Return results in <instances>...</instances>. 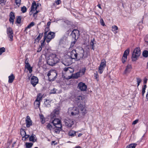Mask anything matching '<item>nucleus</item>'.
<instances>
[{
	"mask_svg": "<svg viewBox=\"0 0 148 148\" xmlns=\"http://www.w3.org/2000/svg\"><path fill=\"white\" fill-rule=\"evenodd\" d=\"M62 126H53V130L55 133L56 134H59L62 129Z\"/></svg>",
	"mask_w": 148,
	"mask_h": 148,
	"instance_id": "6ab92c4d",
	"label": "nucleus"
},
{
	"mask_svg": "<svg viewBox=\"0 0 148 148\" xmlns=\"http://www.w3.org/2000/svg\"><path fill=\"white\" fill-rule=\"evenodd\" d=\"M90 45L92 47V49L94 50V47H95L94 41H91L90 42Z\"/></svg>",
	"mask_w": 148,
	"mask_h": 148,
	"instance_id": "09e8293b",
	"label": "nucleus"
},
{
	"mask_svg": "<svg viewBox=\"0 0 148 148\" xmlns=\"http://www.w3.org/2000/svg\"><path fill=\"white\" fill-rule=\"evenodd\" d=\"M136 145V143H132L127 145L126 148H135Z\"/></svg>",
	"mask_w": 148,
	"mask_h": 148,
	"instance_id": "7c9ffc66",
	"label": "nucleus"
},
{
	"mask_svg": "<svg viewBox=\"0 0 148 148\" xmlns=\"http://www.w3.org/2000/svg\"><path fill=\"white\" fill-rule=\"evenodd\" d=\"M138 120H135L133 122L132 124L135 125L138 122Z\"/></svg>",
	"mask_w": 148,
	"mask_h": 148,
	"instance_id": "680f3d73",
	"label": "nucleus"
},
{
	"mask_svg": "<svg viewBox=\"0 0 148 148\" xmlns=\"http://www.w3.org/2000/svg\"><path fill=\"white\" fill-rule=\"evenodd\" d=\"M130 52V49L128 48L125 50L123 54V56L122 58V61L123 63L126 61L127 59V55L129 54Z\"/></svg>",
	"mask_w": 148,
	"mask_h": 148,
	"instance_id": "ddd939ff",
	"label": "nucleus"
},
{
	"mask_svg": "<svg viewBox=\"0 0 148 148\" xmlns=\"http://www.w3.org/2000/svg\"><path fill=\"white\" fill-rule=\"evenodd\" d=\"M57 5H58L61 3V2L60 0H58L55 2Z\"/></svg>",
	"mask_w": 148,
	"mask_h": 148,
	"instance_id": "6e6d98bb",
	"label": "nucleus"
},
{
	"mask_svg": "<svg viewBox=\"0 0 148 148\" xmlns=\"http://www.w3.org/2000/svg\"><path fill=\"white\" fill-rule=\"evenodd\" d=\"M15 16L14 13L12 12H11L10 14L9 21L10 23H12V24L14 23V20L15 18Z\"/></svg>",
	"mask_w": 148,
	"mask_h": 148,
	"instance_id": "412c9836",
	"label": "nucleus"
},
{
	"mask_svg": "<svg viewBox=\"0 0 148 148\" xmlns=\"http://www.w3.org/2000/svg\"><path fill=\"white\" fill-rule=\"evenodd\" d=\"M76 132L73 130L70 131L69 133V136H74L76 135Z\"/></svg>",
	"mask_w": 148,
	"mask_h": 148,
	"instance_id": "473e14b6",
	"label": "nucleus"
},
{
	"mask_svg": "<svg viewBox=\"0 0 148 148\" xmlns=\"http://www.w3.org/2000/svg\"><path fill=\"white\" fill-rule=\"evenodd\" d=\"M55 36V33L53 32H50L47 35L46 41L47 43H49L51 40Z\"/></svg>",
	"mask_w": 148,
	"mask_h": 148,
	"instance_id": "f8f14e48",
	"label": "nucleus"
},
{
	"mask_svg": "<svg viewBox=\"0 0 148 148\" xmlns=\"http://www.w3.org/2000/svg\"><path fill=\"white\" fill-rule=\"evenodd\" d=\"M73 124V121L71 119H68L65 120V125L68 127H71Z\"/></svg>",
	"mask_w": 148,
	"mask_h": 148,
	"instance_id": "dca6fc26",
	"label": "nucleus"
},
{
	"mask_svg": "<svg viewBox=\"0 0 148 148\" xmlns=\"http://www.w3.org/2000/svg\"><path fill=\"white\" fill-rule=\"evenodd\" d=\"M71 35L73 37L75 38L76 36L78 37L79 35V31L77 29H74L72 32Z\"/></svg>",
	"mask_w": 148,
	"mask_h": 148,
	"instance_id": "a211bd4d",
	"label": "nucleus"
},
{
	"mask_svg": "<svg viewBox=\"0 0 148 148\" xmlns=\"http://www.w3.org/2000/svg\"><path fill=\"white\" fill-rule=\"evenodd\" d=\"M29 137V135H27L26 134H25L24 136L23 137V138H25V139L26 138H28Z\"/></svg>",
	"mask_w": 148,
	"mask_h": 148,
	"instance_id": "e2e57ef3",
	"label": "nucleus"
},
{
	"mask_svg": "<svg viewBox=\"0 0 148 148\" xmlns=\"http://www.w3.org/2000/svg\"><path fill=\"white\" fill-rule=\"evenodd\" d=\"M100 22L101 25L103 26L105 25V23L103 19L101 18L100 20Z\"/></svg>",
	"mask_w": 148,
	"mask_h": 148,
	"instance_id": "3c124183",
	"label": "nucleus"
},
{
	"mask_svg": "<svg viewBox=\"0 0 148 148\" xmlns=\"http://www.w3.org/2000/svg\"><path fill=\"white\" fill-rule=\"evenodd\" d=\"M35 25V23L32 22L29 24L27 27H26L25 29V30H26L27 29H29L32 27L33 26Z\"/></svg>",
	"mask_w": 148,
	"mask_h": 148,
	"instance_id": "2f4dec72",
	"label": "nucleus"
},
{
	"mask_svg": "<svg viewBox=\"0 0 148 148\" xmlns=\"http://www.w3.org/2000/svg\"><path fill=\"white\" fill-rule=\"evenodd\" d=\"M5 48L4 47H1L0 48V55H1L2 53L5 52Z\"/></svg>",
	"mask_w": 148,
	"mask_h": 148,
	"instance_id": "c03bdc74",
	"label": "nucleus"
},
{
	"mask_svg": "<svg viewBox=\"0 0 148 148\" xmlns=\"http://www.w3.org/2000/svg\"><path fill=\"white\" fill-rule=\"evenodd\" d=\"M49 80L50 81H54L57 78V73L55 70H51L47 74Z\"/></svg>",
	"mask_w": 148,
	"mask_h": 148,
	"instance_id": "20e7f679",
	"label": "nucleus"
},
{
	"mask_svg": "<svg viewBox=\"0 0 148 148\" xmlns=\"http://www.w3.org/2000/svg\"><path fill=\"white\" fill-rule=\"evenodd\" d=\"M74 68L71 67H65L64 69L63 72H65L66 73H70V75H69L68 76L69 78H71L72 77V75H73V73L74 71Z\"/></svg>",
	"mask_w": 148,
	"mask_h": 148,
	"instance_id": "0eeeda50",
	"label": "nucleus"
},
{
	"mask_svg": "<svg viewBox=\"0 0 148 148\" xmlns=\"http://www.w3.org/2000/svg\"><path fill=\"white\" fill-rule=\"evenodd\" d=\"M59 61V59L56 57V54L52 53L49 57V59L47 60L48 64L50 66H53Z\"/></svg>",
	"mask_w": 148,
	"mask_h": 148,
	"instance_id": "f03ea898",
	"label": "nucleus"
},
{
	"mask_svg": "<svg viewBox=\"0 0 148 148\" xmlns=\"http://www.w3.org/2000/svg\"><path fill=\"white\" fill-rule=\"evenodd\" d=\"M42 94L40 93H39L37 96V98L35 101H40L42 99Z\"/></svg>",
	"mask_w": 148,
	"mask_h": 148,
	"instance_id": "c85d7f7f",
	"label": "nucleus"
},
{
	"mask_svg": "<svg viewBox=\"0 0 148 148\" xmlns=\"http://www.w3.org/2000/svg\"><path fill=\"white\" fill-rule=\"evenodd\" d=\"M97 6L99 7V8L100 9H101V5L100 4H99L97 5Z\"/></svg>",
	"mask_w": 148,
	"mask_h": 148,
	"instance_id": "69168bd1",
	"label": "nucleus"
},
{
	"mask_svg": "<svg viewBox=\"0 0 148 148\" xmlns=\"http://www.w3.org/2000/svg\"><path fill=\"white\" fill-rule=\"evenodd\" d=\"M44 43H43L42 44V42L41 43V46H40L39 48H38V50L37 51V52H40L41 51V50L42 49V45H44Z\"/></svg>",
	"mask_w": 148,
	"mask_h": 148,
	"instance_id": "8fccbe9b",
	"label": "nucleus"
},
{
	"mask_svg": "<svg viewBox=\"0 0 148 148\" xmlns=\"http://www.w3.org/2000/svg\"><path fill=\"white\" fill-rule=\"evenodd\" d=\"M54 126H62L60 120L58 119H55L52 122Z\"/></svg>",
	"mask_w": 148,
	"mask_h": 148,
	"instance_id": "2eb2a0df",
	"label": "nucleus"
},
{
	"mask_svg": "<svg viewBox=\"0 0 148 148\" xmlns=\"http://www.w3.org/2000/svg\"><path fill=\"white\" fill-rule=\"evenodd\" d=\"M146 98L147 99H148V90L147 92V94L146 95Z\"/></svg>",
	"mask_w": 148,
	"mask_h": 148,
	"instance_id": "774afa93",
	"label": "nucleus"
},
{
	"mask_svg": "<svg viewBox=\"0 0 148 148\" xmlns=\"http://www.w3.org/2000/svg\"><path fill=\"white\" fill-rule=\"evenodd\" d=\"M21 134L22 136H24L26 134V133L25 131L23 130L21 131Z\"/></svg>",
	"mask_w": 148,
	"mask_h": 148,
	"instance_id": "603ef678",
	"label": "nucleus"
},
{
	"mask_svg": "<svg viewBox=\"0 0 148 148\" xmlns=\"http://www.w3.org/2000/svg\"><path fill=\"white\" fill-rule=\"evenodd\" d=\"M56 90L55 88H54L51 90V93L52 94H55L56 93Z\"/></svg>",
	"mask_w": 148,
	"mask_h": 148,
	"instance_id": "5fc2aeb1",
	"label": "nucleus"
},
{
	"mask_svg": "<svg viewBox=\"0 0 148 148\" xmlns=\"http://www.w3.org/2000/svg\"><path fill=\"white\" fill-rule=\"evenodd\" d=\"M75 42H73L71 43V47H73V46L75 44Z\"/></svg>",
	"mask_w": 148,
	"mask_h": 148,
	"instance_id": "0e129e2a",
	"label": "nucleus"
},
{
	"mask_svg": "<svg viewBox=\"0 0 148 148\" xmlns=\"http://www.w3.org/2000/svg\"><path fill=\"white\" fill-rule=\"evenodd\" d=\"M38 6V3L36 4L35 2L32 3L31 7V10L29 13L30 15L32 14V13L34 12L35 11H37L36 9Z\"/></svg>",
	"mask_w": 148,
	"mask_h": 148,
	"instance_id": "9d476101",
	"label": "nucleus"
},
{
	"mask_svg": "<svg viewBox=\"0 0 148 148\" xmlns=\"http://www.w3.org/2000/svg\"><path fill=\"white\" fill-rule=\"evenodd\" d=\"M68 112L71 116H75L78 114L79 109L75 107L70 108L68 109Z\"/></svg>",
	"mask_w": 148,
	"mask_h": 148,
	"instance_id": "423d86ee",
	"label": "nucleus"
},
{
	"mask_svg": "<svg viewBox=\"0 0 148 148\" xmlns=\"http://www.w3.org/2000/svg\"><path fill=\"white\" fill-rule=\"evenodd\" d=\"M25 121L26 126L27 127H29L32 125V122L29 116H27Z\"/></svg>",
	"mask_w": 148,
	"mask_h": 148,
	"instance_id": "f3484780",
	"label": "nucleus"
},
{
	"mask_svg": "<svg viewBox=\"0 0 148 148\" xmlns=\"http://www.w3.org/2000/svg\"><path fill=\"white\" fill-rule=\"evenodd\" d=\"M87 52L85 51L82 47H79L76 49L73 50L70 52V58L73 59L84 60L87 57Z\"/></svg>",
	"mask_w": 148,
	"mask_h": 148,
	"instance_id": "f257e3e1",
	"label": "nucleus"
},
{
	"mask_svg": "<svg viewBox=\"0 0 148 148\" xmlns=\"http://www.w3.org/2000/svg\"><path fill=\"white\" fill-rule=\"evenodd\" d=\"M6 1V0H0V4H4Z\"/></svg>",
	"mask_w": 148,
	"mask_h": 148,
	"instance_id": "864d4df0",
	"label": "nucleus"
},
{
	"mask_svg": "<svg viewBox=\"0 0 148 148\" xmlns=\"http://www.w3.org/2000/svg\"><path fill=\"white\" fill-rule=\"evenodd\" d=\"M51 102L49 100L46 99L44 103L45 106L46 107H49L50 106Z\"/></svg>",
	"mask_w": 148,
	"mask_h": 148,
	"instance_id": "a878e982",
	"label": "nucleus"
},
{
	"mask_svg": "<svg viewBox=\"0 0 148 148\" xmlns=\"http://www.w3.org/2000/svg\"><path fill=\"white\" fill-rule=\"evenodd\" d=\"M72 60L71 58L68 56H65L62 61V63L64 65L68 66L71 65L72 63Z\"/></svg>",
	"mask_w": 148,
	"mask_h": 148,
	"instance_id": "39448f33",
	"label": "nucleus"
},
{
	"mask_svg": "<svg viewBox=\"0 0 148 148\" xmlns=\"http://www.w3.org/2000/svg\"><path fill=\"white\" fill-rule=\"evenodd\" d=\"M50 24H51L50 22L49 21V22H48V23H47V25L48 26H49L50 25Z\"/></svg>",
	"mask_w": 148,
	"mask_h": 148,
	"instance_id": "338daca9",
	"label": "nucleus"
},
{
	"mask_svg": "<svg viewBox=\"0 0 148 148\" xmlns=\"http://www.w3.org/2000/svg\"><path fill=\"white\" fill-rule=\"evenodd\" d=\"M40 101H35L34 102V105L35 108L36 109L38 108H39L40 105Z\"/></svg>",
	"mask_w": 148,
	"mask_h": 148,
	"instance_id": "cd10ccee",
	"label": "nucleus"
},
{
	"mask_svg": "<svg viewBox=\"0 0 148 148\" xmlns=\"http://www.w3.org/2000/svg\"><path fill=\"white\" fill-rule=\"evenodd\" d=\"M49 27H47L45 28V32L44 33V40L42 42V45L43 43H44L45 42V41L47 38V32L49 30Z\"/></svg>",
	"mask_w": 148,
	"mask_h": 148,
	"instance_id": "4be33fe9",
	"label": "nucleus"
},
{
	"mask_svg": "<svg viewBox=\"0 0 148 148\" xmlns=\"http://www.w3.org/2000/svg\"><path fill=\"white\" fill-rule=\"evenodd\" d=\"M85 71V69H82L80 70L79 72L75 74L72 77L74 78L77 79L79 77H80L84 74Z\"/></svg>",
	"mask_w": 148,
	"mask_h": 148,
	"instance_id": "9b49d317",
	"label": "nucleus"
},
{
	"mask_svg": "<svg viewBox=\"0 0 148 148\" xmlns=\"http://www.w3.org/2000/svg\"><path fill=\"white\" fill-rule=\"evenodd\" d=\"M83 99V97L81 96H79L75 97V100L76 102L79 103V102H81L82 101Z\"/></svg>",
	"mask_w": 148,
	"mask_h": 148,
	"instance_id": "5701e85b",
	"label": "nucleus"
},
{
	"mask_svg": "<svg viewBox=\"0 0 148 148\" xmlns=\"http://www.w3.org/2000/svg\"><path fill=\"white\" fill-rule=\"evenodd\" d=\"M7 32L8 36L10 38L9 40L12 41L13 40V32L12 28L10 27L8 28L7 29Z\"/></svg>",
	"mask_w": 148,
	"mask_h": 148,
	"instance_id": "6e6552de",
	"label": "nucleus"
},
{
	"mask_svg": "<svg viewBox=\"0 0 148 148\" xmlns=\"http://www.w3.org/2000/svg\"><path fill=\"white\" fill-rule=\"evenodd\" d=\"M77 88L81 91H84L86 90L87 86L85 83L80 82L78 84Z\"/></svg>",
	"mask_w": 148,
	"mask_h": 148,
	"instance_id": "1a4fd4ad",
	"label": "nucleus"
},
{
	"mask_svg": "<svg viewBox=\"0 0 148 148\" xmlns=\"http://www.w3.org/2000/svg\"><path fill=\"white\" fill-rule=\"evenodd\" d=\"M131 69V66L130 65L128 64L126 66L124 71V73L126 74L129 73Z\"/></svg>",
	"mask_w": 148,
	"mask_h": 148,
	"instance_id": "b1692460",
	"label": "nucleus"
},
{
	"mask_svg": "<svg viewBox=\"0 0 148 148\" xmlns=\"http://www.w3.org/2000/svg\"><path fill=\"white\" fill-rule=\"evenodd\" d=\"M35 136V135H31L29 138V140L31 141H32L33 142H34L36 141V140H35L34 138Z\"/></svg>",
	"mask_w": 148,
	"mask_h": 148,
	"instance_id": "c9c22d12",
	"label": "nucleus"
},
{
	"mask_svg": "<svg viewBox=\"0 0 148 148\" xmlns=\"http://www.w3.org/2000/svg\"><path fill=\"white\" fill-rule=\"evenodd\" d=\"M33 143H26L25 144L27 148H30L33 145Z\"/></svg>",
	"mask_w": 148,
	"mask_h": 148,
	"instance_id": "f704fd0d",
	"label": "nucleus"
},
{
	"mask_svg": "<svg viewBox=\"0 0 148 148\" xmlns=\"http://www.w3.org/2000/svg\"><path fill=\"white\" fill-rule=\"evenodd\" d=\"M106 62L105 60H102L100 66L105 68L106 65Z\"/></svg>",
	"mask_w": 148,
	"mask_h": 148,
	"instance_id": "ea45409f",
	"label": "nucleus"
},
{
	"mask_svg": "<svg viewBox=\"0 0 148 148\" xmlns=\"http://www.w3.org/2000/svg\"><path fill=\"white\" fill-rule=\"evenodd\" d=\"M143 56L145 58L148 56V51L147 50L144 51L143 53Z\"/></svg>",
	"mask_w": 148,
	"mask_h": 148,
	"instance_id": "e433bc0d",
	"label": "nucleus"
},
{
	"mask_svg": "<svg viewBox=\"0 0 148 148\" xmlns=\"http://www.w3.org/2000/svg\"><path fill=\"white\" fill-rule=\"evenodd\" d=\"M136 79L137 83V86H138L142 80L140 78L138 77H136Z\"/></svg>",
	"mask_w": 148,
	"mask_h": 148,
	"instance_id": "a19ab883",
	"label": "nucleus"
},
{
	"mask_svg": "<svg viewBox=\"0 0 148 148\" xmlns=\"http://www.w3.org/2000/svg\"><path fill=\"white\" fill-rule=\"evenodd\" d=\"M79 109L82 112V114H84L87 113V111L85 108L84 106L82 105L81 104H80L79 105Z\"/></svg>",
	"mask_w": 148,
	"mask_h": 148,
	"instance_id": "aec40b11",
	"label": "nucleus"
},
{
	"mask_svg": "<svg viewBox=\"0 0 148 148\" xmlns=\"http://www.w3.org/2000/svg\"><path fill=\"white\" fill-rule=\"evenodd\" d=\"M21 16H18L16 19V22L18 24L21 23Z\"/></svg>",
	"mask_w": 148,
	"mask_h": 148,
	"instance_id": "37998d69",
	"label": "nucleus"
},
{
	"mask_svg": "<svg viewBox=\"0 0 148 148\" xmlns=\"http://www.w3.org/2000/svg\"><path fill=\"white\" fill-rule=\"evenodd\" d=\"M47 128L50 130H53V126L51 125H50V124H48L47 125Z\"/></svg>",
	"mask_w": 148,
	"mask_h": 148,
	"instance_id": "79ce46f5",
	"label": "nucleus"
},
{
	"mask_svg": "<svg viewBox=\"0 0 148 148\" xmlns=\"http://www.w3.org/2000/svg\"><path fill=\"white\" fill-rule=\"evenodd\" d=\"M25 67L29 71V73H31L32 71V67H31L29 63L27 62L26 64L25 65Z\"/></svg>",
	"mask_w": 148,
	"mask_h": 148,
	"instance_id": "393cba45",
	"label": "nucleus"
},
{
	"mask_svg": "<svg viewBox=\"0 0 148 148\" xmlns=\"http://www.w3.org/2000/svg\"><path fill=\"white\" fill-rule=\"evenodd\" d=\"M40 120L42 124L44 123L45 122V119L44 118V116L42 115H40Z\"/></svg>",
	"mask_w": 148,
	"mask_h": 148,
	"instance_id": "c756f323",
	"label": "nucleus"
},
{
	"mask_svg": "<svg viewBox=\"0 0 148 148\" xmlns=\"http://www.w3.org/2000/svg\"><path fill=\"white\" fill-rule=\"evenodd\" d=\"M38 80L37 77L35 76H33L31 79V83L34 87L38 83Z\"/></svg>",
	"mask_w": 148,
	"mask_h": 148,
	"instance_id": "4468645a",
	"label": "nucleus"
},
{
	"mask_svg": "<svg viewBox=\"0 0 148 148\" xmlns=\"http://www.w3.org/2000/svg\"><path fill=\"white\" fill-rule=\"evenodd\" d=\"M147 79L145 77L144 78V83L145 84H146L147 83Z\"/></svg>",
	"mask_w": 148,
	"mask_h": 148,
	"instance_id": "052dcab7",
	"label": "nucleus"
},
{
	"mask_svg": "<svg viewBox=\"0 0 148 148\" xmlns=\"http://www.w3.org/2000/svg\"><path fill=\"white\" fill-rule=\"evenodd\" d=\"M15 2L16 5L19 7L21 3V0H15Z\"/></svg>",
	"mask_w": 148,
	"mask_h": 148,
	"instance_id": "49530a36",
	"label": "nucleus"
},
{
	"mask_svg": "<svg viewBox=\"0 0 148 148\" xmlns=\"http://www.w3.org/2000/svg\"><path fill=\"white\" fill-rule=\"evenodd\" d=\"M140 54V48L137 47L135 48L133 52L132 57V61H136Z\"/></svg>",
	"mask_w": 148,
	"mask_h": 148,
	"instance_id": "7ed1b4c3",
	"label": "nucleus"
},
{
	"mask_svg": "<svg viewBox=\"0 0 148 148\" xmlns=\"http://www.w3.org/2000/svg\"><path fill=\"white\" fill-rule=\"evenodd\" d=\"M42 34H43V33H42V34L41 35V34H39L38 36L37 37V39L38 40H40L41 38L42 35Z\"/></svg>",
	"mask_w": 148,
	"mask_h": 148,
	"instance_id": "4d7b16f0",
	"label": "nucleus"
},
{
	"mask_svg": "<svg viewBox=\"0 0 148 148\" xmlns=\"http://www.w3.org/2000/svg\"><path fill=\"white\" fill-rule=\"evenodd\" d=\"M104 69V67L100 66L99 68V73L100 74L102 73Z\"/></svg>",
	"mask_w": 148,
	"mask_h": 148,
	"instance_id": "4c0bfd02",
	"label": "nucleus"
},
{
	"mask_svg": "<svg viewBox=\"0 0 148 148\" xmlns=\"http://www.w3.org/2000/svg\"><path fill=\"white\" fill-rule=\"evenodd\" d=\"M27 8L25 6H24L21 8V11H22L23 13H24L25 12Z\"/></svg>",
	"mask_w": 148,
	"mask_h": 148,
	"instance_id": "de8ad7c7",
	"label": "nucleus"
},
{
	"mask_svg": "<svg viewBox=\"0 0 148 148\" xmlns=\"http://www.w3.org/2000/svg\"><path fill=\"white\" fill-rule=\"evenodd\" d=\"M38 11H36V12H35L34 13H34L33 15V16L34 17H36V15L38 13Z\"/></svg>",
	"mask_w": 148,
	"mask_h": 148,
	"instance_id": "bf43d9fd",
	"label": "nucleus"
},
{
	"mask_svg": "<svg viewBox=\"0 0 148 148\" xmlns=\"http://www.w3.org/2000/svg\"><path fill=\"white\" fill-rule=\"evenodd\" d=\"M94 77L97 81H99V75L97 72L94 73Z\"/></svg>",
	"mask_w": 148,
	"mask_h": 148,
	"instance_id": "a18cd8bd",
	"label": "nucleus"
},
{
	"mask_svg": "<svg viewBox=\"0 0 148 148\" xmlns=\"http://www.w3.org/2000/svg\"><path fill=\"white\" fill-rule=\"evenodd\" d=\"M145 88L144 89L142 88V95L143 96H144V94L145 92Z\"/></svg>",
	"mask_w": 148,
	"mask_h": 148,
	"instance_id": "13d9d810",
	"label": "nucleus"
},
{
	"mask_svg": "<svg viewBox=\"0 0 148 148\" xmlns=\"http://www.w3.org/2000/svg\"><path fill=\"white\" fill-rule=\"evenodd\" d=\"M118 29V27L114 25L112 27V31L114 32L115 33H117Z\"/></svg>",
	"mask_w": 148,
	"mask_h": 148,
	"instance_id": "72a5a7b5",
	"label": "nucleus"
},
{
	"mask_svg": "<svg viewBox=\"0 0 148 148\" xmlns=\"http://www.w3.org/2000/svg\"><path fill=\"white\" fill-rule=\"evenodd\" d=\"M15 78V77L14 76L13 74H11L8 77V82L9 83H12Z\"/></svg>",
	"mask_w": 148,
	"mask_h": 148,
	"instance_id": "bb28decb",
	"label": "nucleus"
},
{
	"mask_svg": "<svg viewBox=\"0 0 148 148\" xmlns=\"http://www.w3.org/2000/svg\"><path fill=\"white\" fill-rule=\"evenodd\" d=\"M53 115L54 116H56L57 115H58L59 113V111L58 110H54L53 111Z\"/></svg>",
	"mask_w": 148,
	"mask_h": 148,
	"instance_id": "58836bf2",
	"label": "nucleus"
}]
</instances>
